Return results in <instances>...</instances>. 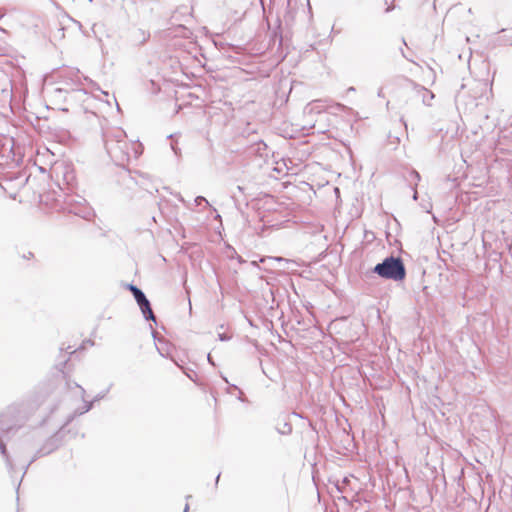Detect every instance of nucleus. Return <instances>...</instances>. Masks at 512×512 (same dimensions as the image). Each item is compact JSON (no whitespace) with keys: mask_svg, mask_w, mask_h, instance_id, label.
<instances>
[{"mask_svg":"<svg viewBox=\"0 0 512 512\" xmlns=\"http://www.w3.org/2000/svg\"><path fill=\"white\" fill-rule=\"evenodd\" d=\"M104 147L108 155L116 161H124L129 159V147L132 146L134 158L137 159L143 152L141 143L129 144L126 141V134L123 130L118 129L107 132L103 135Z\"/></svg>","mask_w":512,"mask_h":512,"instance_id":"1","label":"nucleus"},{"mask_svg":"<svg viewBox=\"0 0 512 512\" xmlns=\"http://www.w3.org/2000/svg\"><path fill=\"white\" fill-rule=\"evenodd\" d=\"M373 274L385 280L401 282L406 278L407 272L400 256L389 255L366 272L367 277Z\"/></svg>","mask_w":512,"mask_h":512,"instance_id":"2","label":"nucleus"},{"mask_svg":"<svg viewBox=\"0 0 512 512\" xmlns=\"http://www.w3.org/2000/svg\"><path fill=\"white\" fill-rule=\"evenodd\" d=\"M23 148L9 135L0 134V158L19 166L23 162Z\"/></svg>","mask_w":512,"mask_h":512,"instance_id":"3","label":"nucleus"},{"mask_svg":"<svg viewBox=\"0 0 512 512\" xmlns=\"http://www.w3.org/2000/svg\"><path fill=\"white\" fill-rule=\"evenodd\" d=\"M65 194L64 202L69 213H72L80 218L87 219L91 216L92 211L86 199L73 192H63Z\"/></svg>","mask_w":512,"mask_h":512,"instance_id":"4","label":"nucleus"},{"mask_svg":"<svg viewBox=\"0 0 512 512\" xmlns=\"http://www.w3.org/2000/svg\"><path fill=\"white\" fill-rule=\"evenodd\" d=\"M127 288L131 291L137 305L139 306L144 320H157L152 310L151 303L142 289L132 283L127 284Z\"/></svg>","mask_w":512,"mask_h":512,"instance_id":"5","label":"nucleus"},{"mask_svg":"<svg viewBox=\"0 0 512 512\" xmlns=\"http://www.w3.org/2000/svg\"><path fill=\"white\" fill-rule=\"evenodd\" d=\"M62 176L61 180H58V186L63 191L73 192L77 188V179L75 169L71 164H63L57 168Z\"/></svg>","mask_w":512,"mask_h":512,"instance_id":"6","label":"nucleus"},{"mask_svg":"<svg viewBox=\"0 0 512 512\" xmlns=\"http://www.w3.org/2000/svg\"><path fill=\"white\" fill-rule=\"evenodd\" d=\"M409 83V86L412 89V92L416 98L421 99L422 103L426 106L432 105V100L434 99L435 95L432 91L428 90L424 86L417 84L416 82L412 80H407Z\"/></svg>","mask_w":512,"mask_h":512,"instance_id":"7","label":"nucleus"},{"mask_svg":"<svg viewBox=\"0 0 512 512\" xmlns=\"http://www.w3.org/2000/svg\"><path fill=\"white\" fill-rule=\"evenodd\" d=\"M65 87H80L82 86V79L88 80V77H82L78 69H68L62 75Z\"/></svg>","mask_w":512,"mask_h":512,"instance_id":"8","label":"nucleus"},{"mask_svg":"<svg viewBox=\"0 0 512 512\" xmlns=\"http://www.w3.org/2000/svg\"><path fill=\"white\" fill-rule=\"evenodd\" d=\"M260 262L265 265V270L271 271V270H277L278 265L277 264H295L294 261L283 258V257H273V256H266L262 257L260 259Z\"/></svg>","mask_w":512,"mask_h":512,"instance_id":"9","label":"nucleus"},{"mask_svg":"<svg viewBox=\"0 0 512 512\" xmlns=\"http://www.w3.org/2000/svg\"><path fill=\"white\" fill-rule=\"evenodd\" d=\"M87 96V91L82 86L68 88V102H81Z\"/></svg>","mask_w":512,"mask_h":512,"instance_id":"10","label":"nucleus"},{"mask_svg":"<svg viewBox=\"0 0 512 512\" xmlns=\"http://www.w3.org/2000/svg\"><path fill=\"white\" fill-rule=\"evenodd\" d=\"M236 190L238 191V193L240 195H237L235 192L232 193V199L235 203V206L238 209L240 208V206L242 204H244L245 206H248V200H247L248 194L246 193V187L237 185Z\"/></svg>","mask_w":512,"mask_h":512,"instance_id":"11","label":"nucleus"},{"mask_svg":"<svg viewBox=\"0 0 512 512\" xmlns=\"http://www.w3.org/2000/svg\"><path fill=\"white\" fill-rule=\"evenodd\" d=\"M76 386L79 388V390H80V394H81V398H82V399H83V401H84V406H83L81 409H78V410L76 411V413H77V414H79V415H81V414H84V413L88 412V411L92 408L93 403H94L95 401H98V400L102 399V398L105 396V393H101V394H98V395L94 398V400H93V401H91V402H87V401H85V399H84V396H85V390H84L81 386H79V385H76Z\"/></svg>","mask_w":512,"mask_h":512,"instance_id":"12","label":"nucleus"},{"mask_svg":"<svg viewBox=\"0 0 512 512\" xmlns=\"http://www.w3.org/2000/svg\"><path fill=\"white\" fill-rule=\"evenodd\" d=\"M51 99L55 103L68 102V87H58L51 92Z\"/></svg>","mask_w":512,"mask_h":512,"instance_id":"13","label":"nucleus"},{"mask_svg":"<svg viewBox=\"0 0 512 512\" xmlns=\"http://www.w3.org/2000/svg\"><path fill=\"white\" fill-rule=\"evenodd\" d=\"M276 42H278L277 51L280 52L281 60H283L287 56V52H284L282 50V42H283L282 35L277 31H273L270 36L269 47H272V45L274 46Z\"/></svg>","mask_w":512,"mask_h":512,"instance_id":"14","label":"nucleus"},{"mask_svg":"<svg viewBox=\"0 0 512 512\" xmlns=\"http://www.w3.org/2000/svg\"><path fill=\"white\" fill-rule=\"evenodd\" d=\"M420 180H421V176H420L419 172H417L416 170H411L409 172L408 181H409V185H410L411 189L413 190V200H415V201L418 199V193L416 191V187Z\"/></svg>","mask_w":512,"mask_h":512,"instance_id":"15","label":"nucleus"},{"mask_svg":"<svg viewBox=\"0 0 512 512\" xmlns=\"http://www.w3.org/2000/svg\"><path fill=\"white\" fill-rule=\"evenodd\" d=\"M66 29H67V27L62 22H59L56 30L51 32V36H50L51 42L63 40L65 38V30Z\"/></svg>","mask_w":512,"mask_h":512,"instance_id":"16","label":"nucleus"},{"mask_svg":"<svg viewBox=\"0 0 512 512\" xmlns=\"http://www.w3.org/2000/svg\"><path fill=\"white\" fill-rule=\"evenodd\" d=\"M0 453L2 454V456L4 457V460H5V463H6V466L8 468V470L10 472H13V463L7 453V450H6V447L4 445V443L0 440Z\"/></svg>","mask_w":512,"mask_h":512,"instance_id":"17","label":"nucleus"},{"mask_svg":"<svg viewBox=\"0 0 512 512\" xmlns=\"http://www.w3.org/2000/svg\"><path fill=\"white\" fill-rule=\"evenodd\" d=\"M501 32H503L504 35L499 37V43L501 45H512V29L509 31L502 29Z\"/></svg>","mask_w":512,"mask_h":512,"instance_id":"18","label":"nucleus"},{"mask_svg":"<svg viewBox=\"0 0 512 512\" xmlns=\"http://www.w3.org/2000/svg\"><path fill=\"white\" fill-rule=\"evenodd\" d=\"M194 202H195L196 206H201L203 204H205V206H210L209 202L207 201V199L204 196H197L194 199Z\"/></svg>","mask_w":512,"mask_h":512,"instance_id":"19","label":"nucleus"},{"mask_svg":"<svg viewBox=\"0 0 512 512\" xmlns=\"http://www.w3.org/2000/svg\"><path fill=\"white\" fill-rule=\"evenodd\" d=\"M170 145H171V149L174 152V154L177 157L181 156V149L179 148L178 144L174 141H171Z\"/></svg>","mask_w":512,"mask_h":512,"instance_id":"20","label":"nucleus"},{"mask_svg":"<svg viewBox=\"0 0 512 512\" xmlns=\"http://www.w3.org/2000/svg\"><path fill=\"white\" fill-rule=\"evenodd\" d=\"M64 17H65V18H67V20H69L70 22H72L75 26H77V28H78L79 30H82V24H81V22H79V21H77V20L73 19V18H72V17H70L68 14H65V15H64Z\"/></svg>","mask_w":512,"mask_h":512,"instance_id":"21","label":"nucleus"},{"mask_svg":"<svg viewBox=\"0 0 512 512\" xmlns=\"http://www.w3.org/2000/svg\"><path fill=\"white\" fill-rule=\"evenodd\" d=\"M151 333L155 341L161 342V338L159 337V333L152 329V326L150 325Z\"/></svg>","mask_w":512,"mask_h":512,"instance_id":"22","label":"nucleus"},{"mask_svg":"<svg viewBox=\"0 0 512 512\" xmlns=\"http://www.w3.org/2000/svg\"><path fill=\"white\" fill-rule=\"evenodd\" d=\"M277 265H278V269L277 270L285 271V270L290 269V266L292 264H284V263H282V264H277Z\"/></svg>","mask_w":512,"mask_h":512,"instance_id":"23","label":"nucleus"},{"mask_svg":"<svg viewBox=\"0 0 512 512\" xmlns=\"http://www.w3.org/2000/svg\"><path fill=\"white\" fill-rule=\"evenodd\" d=\"M422 294H423L422 296H423L426 300H428V297H429V295H430V293H429V287H428V286H424V287H423V289H422Z\"/></svg>","mask_w":512,"mask_h":512,"instance_id":"24","label":"nucleus"},{"mask_svg":"<svg viewBox=\"0 0 512 512\" xmlns=\"http://www.w3.org/2000/svg\"><path fill=\"white\" fill-rule=\"evenodd\" d=\"M248 265L252 268V269H255L257 271L261 270V267L257 264L256 261H251L248 263Z\"/></svg>","mask_w":512,"mask_h":512,"instance_id":"25","label":"nucleus"},{"mask_svg":"<svg viewBox=\"0 0 512 512\" xmlns=\"http://www.w3.org/2000/svg\"><path fill=\"white\" fill-rule=\"evenodd\" d=\"M156 348H157L158 352H159L162 356H164V354H165V352H166V350L164 349V347L159 346V345H156Z\"/></svg>","mask_w":512,"mask_h":512,"instance_id":"26","label":"nucleus"},{"mask_svg":"<svg viewBox=\"0 0 512 512\" xmlns=\"http://www.w3.org/2000/svg\"><path fill=\"white\" fill-rule=\"evenodd\" d=\"M86 343H90L91 345H93V342L91 341V339H88V340H84L83 343H82V348H85V344Z\"/></svg>","mask_w":512,"mask_h":512,"instance_id":"27","label":"nucleus"},{"mask_svg":"<svg viewBox=\"0 0 512 512\" xmlns=\"http://www.w3.org/2000/svg\"><path fill=\"white\" fill-rule=\"evenodd\" d=\"M219 339H220L221 341H224V340L229 339V337H226L224 334L219 333Z\"/></svg>","mask_w":512,"mask_h":512,"instance_id":"28","label":"nucleus"},{"mask_svg":"<svg viewBox=\"0 0 512 512\" xmlns=\"http://www.w3.org/2000/svg\"><path fill=\"white\" fill-rule=\"evenodd\" d=\"M378 97H383V88H380L377 92Z\"/></svg>","mask_w":512,"mask_h":512,"instance_id":"29","label":"nucleus"},{"mask_svg":"<svg viewBox=\"0 0 512 512\" xmlns=\"http://www.w3.org/2000/svg\"><path fill=\"white\" fill-rule=\"evenodd\" d=\"M333 320L340 321V320H347V319H346V317L341 316V317H335Z\"/></svg>","mask_w":512,"mask_h":512,"instance_id":"30","label":"nucleus"},{"mask_svg":"<svg viewBox=\"0 0 512 512\" xmlns=\"http://www.w3.org/2000/svg\"><path fill=\"white\" fill-rule=\"evenodd\" d=\"M401 53H402L403 58H406L407 60H410V59L405 55V53H404V51H403L402 49H401Z\"/></svg>","mask_w":512,"mask_h":512,"instance_id":"31","label":"nucleus"},{"mask_svg":"<svg viewBox=\"0 0 512 512\" xmlns=\"http://www.w3.org/2000/svg\"><path fill=\"white\" fill-rule=\"evenodd\" d=\"M59 109H60L61 111H65V112H66V111H68V108H66V107H60Z\"/></svg>","mask_w":512,"mask_h":512,"instance_id":"32","label":"nucleus"},{"mask_svg":"<svg viewBox=\"0 0 512 512\" xmlns=\"http://www.w3.org/2000/svg\"><path fill=\"white\" fill-rule=\"evenodd\" d=\"M238 260L240 263L244 262V263H247L246 261H244L240 256H238Z\"/></svg>","mask_w":512,"mask_h":512,"instance_id":"33","label":"nucleus"},{"mask_svg":"<svg viewBox=\"0 0 512 512\" xmlns=\"http://www.w3.org/2000/svg\"><path fill=\"white\" fill-rule=\"evenodd\" d=\"M188 510H189V506H188V504H186L184 512H188Z\"/></svg>","mask_w":512,"mask_h":512,"instance_id":"34","label":"nucleus"},{"mask_svg":"<svg viewBox=\"0 0 512 512\" xmlns=\"http://www.w3.org/2000/svg\"><path fill=\"white\" fill-rule=\"evenodd\" d=\"M377 317H378V320H381L379 310H377Z\"/></svg>","mask_w":512,"mask_h":512,"instance_id":"35","label":"nucleus"},{"mask_svg":"<svg viewBox=\"0 0 512 512\" xmlns=\"http://www.w3.org/2000/svg\"><path fill=\"white\" fill-rule=\"evenodd\" d=\"M149 36H150V34H148V35H147V37H145V36H144V38H143L142 42H145V41H146V39H147Z\"/></svg>","mask_w":512,"mask_h":512,"instance_id":"36","label":"nucleus"},{"mask_svg":"<svg viewBox=\"0 0 512 512\" xmlns=\"http://www.w3.org/2000/svg\"><path fill=\"white\" fill-rule=\"evenodd\" d=\"M207 358H208L209 362L212 361V358L210 357V354H208Z\"/></svg>","mask_w":512,"mask_h":512,"instance_id":"37","label":"nucleus"},{"mask_svg":"<svg viewBox=\"0 0 512 512\" xmlns=\"http://www.w3.org/2000/svg\"><path fill=\"white\" fill-rule=\"evenodd\" d=\"M121 2H124V0H121ZM121 9H124L123 3H121Z\"/></svg>","mask_w":512,"mask_h":512,"instance_id":"38","label":"nucleus"},{"mask_svg":"<svg viewBox=\"0 0 512 512\" xmlns=\"http://www.w3.org/2000/svg\"><path fill=\"white\" fill-rule=\"evenodd\" d=\"M387 13L391 11V8L388 7L386 10H385Z\"/></svg>","mask_w":512,"mask_h":512,"instance_id":"39","label":"nucleus"},{"mask_svg":"<svg viewBox=\"0 0 512 512\" xmlns=\"http://www.w3.org/2000/svg\"><path fill=\"white\" fill-rule=\"evenodd\" d=\"M349 90H350V92L355 91V89L353 87H350Z\"/></svg>","mask_w":512,"mask_h":512,"instance_id":"40","label":"nucleus"},{"mask_svg":"<svg viewBox=\"0 0 512 512\" xmlns=\"http://www.w3.org/2000/svg\"><path fill=\"white\" fill-rule=\"evenodd\" d=\"M219 479H220V475L217 476L216 483H218Z\"/></svg>","mask_w":512,"mask_h":512,"instance_id":"41","label":"nucleus"},{"mask_svg":"<svg viewBox=\"0 0 512 512\" xmlns=\"http://www.w3.org/2000/svg\"><path fill=\"white\" fill-rule=\"evenodd\" d=\"M289 323H290V322H283V324H285L286 326H288V325H289Z\"/></svg>","mask_w":512,"mask_h":512,"instance_id":"42","label":"nucleus"},{"mask_svg":"<svg viewBox=\"0 0 512 512\" xmlns=\"http://www.w3.org/2000/svg\"><path fill=\"white\" fill-rule=\"evenodd\" d=\"M3 15L0 14V19L2 18Z\"/></svg>","mask_w":512,"mask_h":512,"instance_id":"43","label":"nucleus"},{"mask_svg":"<svg viewBox=\"0 0 512 512\" xmlns=\"http://www.w3.org/2000/svg\"><path fill=\"white\" fill-rule=\"evenodd\" d=\"M89 2H92L93 0H88Z\"/></svg>","mask_w":512,"mask_h":512,"instance_id":"44","label":"nucleus"}]
</instances>
